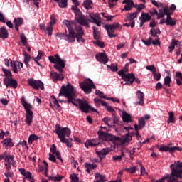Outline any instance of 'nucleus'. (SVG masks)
Returning <instances> with one entry per match:
<instances>
[{"label":"nucleus","instance_id":"nucleus-13","mask_svg":"<svg viewBox=\"0 0 182 182\" xmlns=\"http://www.w3.org/2000/svg\"><path fill=\"white\" fill-rule=\"evenodd\" d=\"M94 102H95V104L97 106V107H99V106H100V105H101L102 106H105L107 107V112H111V113H114V112H115L114 109H113V107H112V106L107 105V102H106L103 100H100L99 98H95Z\"/></svg>","mask_w":182,"mask_h":182},{"label":"nucleus","instance_id":"nucleus-42","mask_svg":"<svg viewBox=\"0 0 182 182\" xmlns=\"http://www.w3.org/2000/svg\"><path fill=\"white\" fill-rule=\"evenodd\" d=\"M171 147L168 146H164L161 145L159 148V151H169V153H171Z\"/></svg>","mask_w":182,"mask_h":182},{"label":"nucleus","instance_id":"nucleus-32","mask_svg":"<svg viewBox=\"0 0 182 182\" xmlns=\"http://www.w3.org/2000/svg\"><path fill=\"white\" fill-rule=\"evenodd\" d=\"M178 41L176 39H173L171 42V45L168 47L169 52L171 53L174 50L176 46H177Z\"/></svg>","mask_w":182,"mask_h":182},{"label":"nucleus","instance_id":"nucleus-60","mask_svg":"<svg viewBox=\"0 0 182 182\" xmlns=\"http://www.w3.org/2000/svg\"><path fill=\"white\" fill-rule=\"evenodd\" d=\"M151 2L152 4V5H154V6H156V8H161V6H163V4L162 3H157V1H156V0H151Z\"/></svg>","mask_w":182,"mask_h":182},{"label":"nucleus","instance_id":"nucleus-5","mask_svg":"<svg viewBox=\"0 0 182 182\" xmlns=\"http://www.w3.org/2000/svg\"><path fill=\"white\" fill-rule=\"evenodd\" d=\"M55 133L58 136L61 143H65L67 147H72V141L73 139H66V137H69L70 136L71 131L68 127H60L59 124L55 125V129L54 131Z\"/></svg>","mask_w":182,"mask_h":182},{"label":"nucleus","instance_id":"nucleus-58","mask_svg":"<svg viewBox=\"0 0 182 182\" xmlns=\"http://www.w3.org/2000/svg\"><path fill=\"white\" fill-rule=\"evenodd\" d=\"M149 34L153 36L154 38H159V36H158L157 31L154 28H152V29L150 30Z\"/></svg>","mask_w":182,"mask_h":182},{"label":"nucleus","instance_id":"nucleus-64","mask_svg":"<svg viewBox=\"0 0 182 182\" xmlns=\"http://www.w3.org/2000/svg\"><path fill=\"white\" fill-rule=\"evenodd\" d=\"M149 14H151V15H159V11H157V9L153 8L149 11Z\"/></svg>","mask_w":182,"mask_h":182},{"label":"nucleus","instance_id":"nucleus-52","mask_svg":"<svg viewBox=\"0 0 182 182\" xmlns=\"http://www.w3.org/2000/svg\"><path fill=\"white\" fill-rule=\"evenodd\" d=\"M134 8H136V9H137L138 11H143V9H144L145 6L143 5V4H134Z\"/></svg>","mask_w":182,"mask_h":182},{"label":"nucleus","instance_id":"nucleus-3","mask_svg":"<svg viewBox=\"0 0 182 182\" xmlns=\"http://www.w3.org/2000/svg\"><path fill=\"white\" fill-rule=\"evenodd\" d=\"M48 59L51 63H54L55 65H53L54 69H56L59 72L58 73L57 72H53L51 71L50 73V77L51 79H53V82L55 83H58V80H60L62 82L63 79H65V77H63V68H65L66 65V61L65 60L60 58V56L59 55L56 54L54 56L53 55H50L48 57Z\"/></svg>","mask_w":182,"mask_h":182},{"label":"nucleus","instance_id":"nucleus-51","mask_svg":"<svg viewBox=\"0 0 182 182\" xmlns=\"http://www.w3.org/2000/svg\"><path fill=\"white\" fill-rule=\"evenodd\" d=\"M146 69H147V70H150V72H152V73H156V72H157L156 67H154L153 65H147Z\"/></svg>","mask_w":182,"mask_h":182},{"label":"nucleus","instance_id":"nucleus-50","mask_svg":"<svg viewBox=\"0 0 182 182\" xmlns=\"http://www.w3.org/2000/svg\"><path fill=\"white\" fill-rule=\"evenodd\" d=\"M86 168H90V170H95L97 166L96 164H92L89 163H86L85 164Z\"/></svg>","mask_w":182,"mask_h":182},{"label":"nucleus","instance_id":"nucleus-12","mask_svg":"<svg viewBox=\"0 0 182 182\" xmlns=\"http://www.w3.org/2000/svg\"><path fill=\"white\" fill-rule=\"evenodd\" d=\"M90 18L91 20H87V22H91V23H95L97 26H102V20L100 18V14H90Z\"/></svg>","mask_w":182,"mask_h":182},{"label":"nucleus","instance_id":"nucleus-18","mask_svg":"<svg viewBox=\"0 0 182 182\" xmlns=\"http://www.w3.org/2000/svg\"><path fill=\"white\" fill-rule=\"evenodd\" d=\"M134 18H137L136 14L134 13L127 14V18L125 19V22L129 21L131 23V28H134V25H136V21H134Z\"/></svg>","mask_w":182,"mask_h":182},{"label":"nucleus","instance_id":"nucleus-30","mask_svg":"<svg viewBox=\"0 0 182 182\" xmlns=\"http://www.w3.org/2000/svg\"><path fill=\"white\" fill-rule=\"evenodd\" d=\"M89 140L91 147H96V146H99V144H100V141L99 140V139H92Z\"/></svg>","mask_w":182,"mask_h":182},{"label":"nucleus","instance_id":"nucleus-15","mask_svg":"<svg viewBox=\"0 0 182 182\" xmlns=\"http://www.w3.org/2000/svg\"><path fill=\"white\" fill-rule=\"evenodd\" d=\"M95 58L98 62L106 65L109 62V58H107V55L105 53H100L95 55Z\"/></svg>","mask_w":182,"mask_h":182},{"label":"nucleus","instance_id":"nucleus-55","mask_svg":"<svg viewBox=\"0 0 182 182\" xmlns=\"http://www.w3.org/2000/svg\"><path fill=\"white\" fill-rule=\"evenodd\" d=\"M125 171H129L131 173V174H134V173H136V171H137V167L134 166V167H131L129 168H126Z\"/></svg>","mask_w":182,"mask_h":182},{"label":"nucleus","instance_id":"nucleus-35","mask_svg":"<svg viewBox=\"0 0 182 182\" xmlns=\"http://www.w3.org/2000/svg\"><path fill=\"white\" fill-rule=\"evenodd\" d=\"M159 13H158L157 19H161V18H164V6H161L159 9Z\"/></svg>","mask_w":182,"mask_h":182},{"label":"nucleus","instance_id":"nucleus-24","mask_svg":"<svg viewBox=\"0 0 182 182\" xmlns=\"http://www.w3.org/2000/svg\"><path fill=\"white\" fill-rule=\"evenodd\" d=\"M19 171L22 176H24L26 178H28V180H33V178H32V173L29 171H26L25 168H21L19 169Z\"/></svg>","mask_w":182,"mask_h":182},{"label":"nucleus","instance_id":"nucleus-6","mask_svg":"<svg viewBox=\"0 0 182 182\" xmlns=\"http://www.w3.org/2000/svg\"><path fill=\"white\" fill-rule=\"evenodd\" d=\"M72 10L74 11L75 15V21L81 26H85V28H90L89 22H87V17L82 14L80 9L77 7H72Z\"/></svg>","mask_w":182,"mask_h":182},{"label":"nucleus","instance_id":"nucleus-54","mask_svg":"<svg viewBox=\"0 0 182 182\" xmlns=\"http://www.w3.org/2000/svg\"><path fill=\"white\" fill-rule=\"evenodd\" d=\"M20 38L23 45H26V43H28V41L26 39V36H25V34H21Z\"/></svg>","mask_w":182,"mask_h":182},{"label":"nucleus","instance_id":"nucleus-22","mask_svg":"<svg viewBox=\"0 0 182 182\" xmlns=\"http://www.w3.org/2000/svg\"><path fill=\"white\" fill-rule=\"evenodd\" d=\"M8 36H9V33H8V30L6 27L3 26L0 28V38L1 39H8Z\"/></svg>","mask_w":182,"mask_h":182},{"label":"nucleus","instance_id":"nucleus-31","mask_svg":"<svg viewBox=\"0 0 182 182\" xmlns=\"http://www.w3.org/2000/svg\"><path fill=\"white\" fill-rule=\"evenodd\" d=\"M63 178H65V176H59V175H57V176H54V177H52V176L49 177V180H51V181H54V182L62 181Z\"/></svg>","mask_w":182,"mask_h":182},{"label":"nucleus","instance_id":"nucleus-63","mask_svg":"<svg viewBox=\"0 0 182 182\" xmlns=\"http://www.w3.org/2000/svg\"><path fill=\"white\" fill-rule=\"evenodd\" d=\"M113 123L114 124H119V122H120V118L119 117H117L116 115L113 114Z\"/></svg>","mask_w":182,"mask_h":182},{"label":"nucleus","instance_id":"nucleus-47","mask_svg":"<svg viewBox=\"0 0 182 182\" xmlns=\"http://www.w3.org/2000/svg\"><path fill=\"white\" fill-rule=\"evenodd\" d=\"M95 95H97V96H99V97H100L101 99H107V97L106 95H104V93L102 92V91H100L99 90H96Z\"/></svg>","mask_w":182,"mask_h":182},{"label":"nucleus","instance_id":"nucleus-59","mask_svg":"<svg viewBox=\"0 0 182 182\" xmlns=\"http://www.w3.org/2000/svg\"><path fill=\"white\" fill-rule=\"evenodd\" d=\"M94 43L97 45V46H99V48H105V43L99 40H97L95 42H94Z\"/></svg>","mask_w":182,"mask_h":182},{"label":"nucleus","instance_id":"nucleus-1","mask_svg":"<svg viewBox=\"0 0 182 182\" xmlns=\"http://www.w3.org/2000/svg\"><path fill=\"white\" fill-rule=\"evenodd\" d=\"M59 96H65L67 97L68 100L63 101L60 100L59 102L60 103H72L74 106H79L80 110L82 112V113H90V105L86 100H76V94H75V88L70 84H68L66 87L63 85L61 87V90L59 93Z\"/></svg>","mask_w":182,"mask_h":182},{"label":"nucleus","instance_id":"nucleus-39","mask_svg":"<svg viewBox=\"0 0 182 182\" xmlns=\"http://www.w3.org/2000/svg\"><path fill=\"white\" fill-rule=\"evenodd\" d=\"M23 55H24V63L25 65H28L29 63V61L31 60V55L26 53V51L23 52Z\"/></svg>","mask_w":182,"mask_h":182},{"label":"nucleus","instance_id":"nucleus-62","mask_svg":"<svg viewBox=\"0 0 182 182\" xmlns=\"http://www.w3.org/2000/svg\"><path fill=\"white\" fill-rule=\"evenodd\" d=\"M152 45L154 46H160V38H156L155 40L152 41Z\"/></svg>","mask_w":182,"mask_h":182},{"label":"nucleus","instance_id":"nucleus-19","mask_svg":"<svg viewBox=\"0 0 182 182\" xmlns=\"http://www.w3.org/2000/svg\"><path fill=\"white\" fill-rule=\"evenodd\" d=\"M14 28L17 32H19V26L23 25V18L18 17L15 18L14 20Z\"/></svg>","mask_w":182,"mask_h":182},{"label":"nucleus","instance_id":"nucleus-10","mask_svg":"<svg viewBox=\"0 0 182 182\" xmlns=\"http://www.w3.org/2000/svg\"><path fill=\"white\" fill-rule=\"evenodd\" d=\"M123 77V80L125 82V85H129L130 86H132V85H133V83L134 82H136V83H138V85H139L140 83V80L139 78H136V75H134L133 73H129V75H124Z\"/></svg>","mask_w":182,"mask_h":182},{"label":"nucleus","instance_id":"nucleus-46","mask_svg":"<svg viewBox=\"0 0 182 182\" xmlns=\"http://www.w3.org/2000/svg\"><path fill=\"white\" fill-rule=\"evenodd\" d=\"M38 136L35 134H31L28 137V143H30V144H32V143H33L35 140H38Z\"/></svg>","mask_w":182,"mask_h":182},{"label":"nucleus","instance_id":"nucleus-53","mask_svg":"<svg viewBox=\"0 0 182 182\" xmlns=\"http://www.w3.org/2000/svg\"><path fill=\"white\" fill-rule=\"evenodd\" d=\"M102 122L105 123V124H107L108 127H112V125L109 124V122H112V119H110L109 117H105L102 119Z\"/></svg>","mask_w":182,"mask_h":182},{"label":"nucleus","instance_id":"nucleus-45","mask_svg":"<svg viewBox=\"0 0 182 182\" xmlns=\"http://www.w3.org/2000/svg\"><path fill=\"white\" fill-rule=\"evenodd\" d=\"M173 14V11L171 12L170 10L168 9V6H164V16L166 15L167 18H168V16H171V14Z\"/></svg>","mask_w":182,"mask_h":182},{"label":"nucleus","instance_id":"nucleus-21","mask_svg":"<svg viewBox=\"0 0 182 182\" xmlns=\"http://www.w3.org/2000/svg\"><path fill=\"white\" fill-rule=\"evenodd\" d=\"M146 126V121L143 119V118H139L138 119V125L136 124H134V128L136 132H139L140 129H143Z\"/></svg>","mask_w":182,"mask_h":182},{"label":"nucleus","instance_id":"nucleus-4","mask_svg":"<svg viewBox=\"0 0 182 182\" xmlns=\"http://www.w3.org/2000/svg\"><path fill=\"white\" fill-rule=\"evenodd\" d=\"M97 134L100 140H102V141H107V143L112 141L114 146H123V144H125V143H129L132 140V136H130V134L129 133L127 134V136L124 139L105 132L100 129L97 132Z\"/></svg>","mask_w":182,"mask_h":182},{"label":"nucleus","instance_id":"nucleus-57","mask_svg":"<svg viewBox=\"0 0 182 182\" xmlns=\"http://www.w3.org/2000/svg\"><path fill=\"white\" fill-rule=\"evenodd\" d=\"M153 75H154V80H155L156 82H159V80L161 79V74L154 73Z\"/></svg>","mask_w":182,"mask_h":182},{"label":"nucleus","instance_id":"nucleus-28","mask_svg":"<svg viewBox=\"0 0 182 182\" xmlns=\"http://www.w3.org/2000/svg\"><path fill=\"white\" fill-rule=\"evenodd\" d=\"M96 154L99 156L100 160H103V159H105V156L107 154V151L106 149H102L101 151H96Z\"/></svg>","mask_w":182,"mask_h":182},{"label":"nucleus","instance_id":"nucleus-16","mask_svg":"<svg viewBox=\"0 0 182 182\" xmlns=\"http://www.w3.org/2000/svg\"><path fill=\"white\" fill-rule=\"evenodd\" d=\"M56 23V20L55 19V16H50V21L49 22V25L46 28V31L48 32V35L51 36L53 32V26Z\"/></svg>","mask_w":182,"mask_h":182},{"label":"nucleus","instance_id":"nucleus-38","mask_svg":"<svg viewBox=\"0 0 182 182\" xmlns=\"http://www.w3.org/2000/svg\"><path fill=\"white\" fill-rule=\"evenodd\" d=\"M57 2L60 8H66L68 6V0H58Z\"/></svg>","mask_w":182,"mask_h":182},{"label":"nucleus","instance_id":"nucleus-34","mask_svg":"<svg viewBox=\"0 0 182 182\" xmlns=\"http://www.w3.org/2000/svg\"><path fill=\"white\" fill-rule=\"evenodd\" d=\"M92 30H93L94 39H95L96 41L99 40V36L100 35L99 33V30H97V28H96V26H92Z\"/></svg>","mask_w":182,"mask_h":182},{"label":"nucleus","instance_id":"nucleus-44","mask_svg":"<svg viewBox=\"0 0 182 182\" xmlns=\"http://www.w3.org/2000/svg\"><path fill=\"white\" fill-rule=\"evenodd\" d=\"M95 178L100 182H105V178H106V176L100 174V173H95Z\"/></svg>","mask_w":182,"mask_h":182},{"label":"nucleus","instance_id":"nucleus-49","mask_svg":"<svg viewBox=\"0 0 182 182\" xmlns=\"http://www.w3.org/2000/svg\"><path fill=\"white\" fill-rule=\"evenodd\" d=\"M5 161H6V163H7V164H11L12 163V161H14V155L6 156Z\"/></svg>","mask_w":182,"mask_h":182},{"label":"nucleus","instance_id":"nucleus-8","mask_svg":"<svg viewBox=\"0 0 182 182\" xmlns=\"http://www.w3.org/2000/svg\"><path fill=\"white\" fill-rule=\"evenodd\" d=\"M80 87L86 95H89L92 93V89H96V85H95L91 79L87 78L84 82L80 83Z\"/></svg>","mask_w":182,"mask_h":182},{"label":"nucleus","instance_id":"nucleus-14","mask_svg":"<svg viewBox=\"0 0 182 182\" xmlns=\"http://www.w3.org/2000/svg\"><path fill=\"white\" fill-rule=\"evenodd\" d=\"M4 83L6 87H13L16 89L18 87V81L12 78H4Z\"/></svg>","mask_w":182,"mask_h":182},{"label":"nucleus","instance_id":"nucleus-7","mask_svg":"<svg viewBox=\"0 0 182 182\" xmlns=\"http://www.w3.org/2000/svg\"><path fill=\"white\" fill-rule=\"evenodd\" d=\"M21 105H23L26 112V123H27L28 126H31L32 120H33V112L31 110V109H32V105L27 103L26 100H25V97H23L21 98Z\"/></svg>","mask_w":182,"mask_h":182},{"label":"nucleus","instance_id":"nucleus-11","mask_svg":"<svg viewBox=\"0 0 182 182\" xmlns=\"http://www.w3.org/2000/svg\"><path fill=\"white\" fill-rule=\"evenodd\" d=\"M28 83L29 86L33 87L36 90H39V88H41V90H43L45 89V87L43 86V82H42V81L39 80H35L33 78H29L28 80Z\"/></svg>","mask_w":182,"mask_h":182},{"label":"nucleus","instance_id":"nucleus-56","mask_svg":"<svg viewBox=\"0 0 182 182\" xmlns=\"http://www.w3.org/2000/svg\"><path fill=\"white\" fill-rule=\"evenodd\" d=\"M10 66L14 73H18V66L16 63H11Z\"/></svg>","mask_w":182,"mask_h":182},{"label":"nucleus","instance_id":"nucleus-36","mask_svg":"<svg viewBox=\"0 0 182 182\" xmlns=\"http://www.w3.org/2000/svg\"><path fill=\"white\" fill-rule=\"evenodd\" d=\"M92 4L91 0H85L84 1L82 5L85 9H90V8H92Z\"/></svg>","mask_w":182,"mask_h":182},{"label":"nucleus","instance_id":"nucleus-27","mask_svg":"<svg viewBox=\"0 0 182 182\" xmlns=\"http://www.w3.org/2000/svg\"><path fill=\"white\" fill-rule=\"evenodd\" d=\"M176 84L178 86H181L182 85V73L180 71H177L176 73Z\"/></svg>","mask_w":182,"mask_h":182},{"label":"nucleus","instance_id":"nucleus-9","mask_svg":"<svg viewBox=\"0 0 182 182\" xmlns=\"http://www.w3.org/2000/svg\"><path fill=\"white\" fill-rule=\"evenodd\" d=\"M105 29H106L109 38H116L117 35L113 33H114V31L116 29H122V25H120V23H114L113 24H106L105 26Z\"/></svg>","mask_w":182,"mask_h":182},{"label":"nucleus","instance_id":"nucleus-2","mask_svg":"<svg viewBox=\"0 0 182 182\" xmlns=\"http://www.w3.org/2000/svg\"><path fill=\"white\" fill-rule=\"evenodd\" d=\"M65 26L67 29L65 30V33H57V38L60 39H64L68 43H75V41L77 39V42H81L85 43V38H83V35H85V31H83V28L80 26H76L73 28V23L66 21Z\"/></svg>","mask_w":182,"mask_h":182},{"label":"nucleus","instance_id":"nucleus-29","mask_svg":"<svg viewBox=\"0 0 182 182\" xmlns=\"http://www.w3.org/2000/svg\"><path fill=\"white\" fill-rule=\"evenodd\" d=\"M1 143L6 147H14V143H12V139L10 138L4 139Z\"/></svg>","mask_w":182,"mask_h":182},{"label":"nucleus","instance_id":"nucleus-33","mask_svg":"<svg viewBox=\"0 0 182 182\" xmlns=\"http://www.w3.org/2000/svg\"><path fill=\"white\" fill-rule=\"evenodd\" d=\"M2 70L4 73V76H6V79H12V73L11 71H9V70L2 68Z\"/></svg>","mask_w":182,"mask_h":182},{"label":"nucleus","instance_id":"nucleus-41","mask_svg":"<svg viewBox=\"0 0 182 182\" xmlns=\"http://www.w3.org/2000/svg\"><path fill=\"white\" fill-rule=\"evenodd\" d=\"M107 69L112 70V72H117L119 70V68L117 67V64H112L111 65L107 66Z\"/></svg>","mask_w":182,"mask_h":182},{"label":"nucleus","instance_id":"nucleus-25","mask_svg":"<svg viewBox=\"0 0 182 182\" xmlns=\"http://www.w3.org/2000/svg\"><path fill=\"white\" fill-rule=\"evenodd\" d=\"M151 19V16L149 13H141L139 17V21H144V22H149Z\"/></svg>","mask_w":182,"mask_h":182},{"label":"nucleus","instance_id":"nucleus-61","mask_svg":"<svg viewBox=\"0 0 182 182\" xmlns=\"http://www.w3.org/2000/svg\"><path fill=\"white\" fill-rule=\"evenodd\" d=\"M176 150H178V151H182V149L178 146H171V154L174 153Z\"/></svg>","mask_w":182,"mask_h":182},{"label":"nucleus","instance_id":"nucleus-43","mask_svg":"<svg viewBox=\"0 0 182 182\" xmlns=\"http://www.w3.org/2000/svg\"><path fill=\"white\" fill-rule=\"evenodd\" d=\"M169 118L167 120V123H174V113L173 111H170L168 112Z\"/></svg>","mask_w":182,"mask_h":182},{"label":"nucleus","instance_id":"nucleus-23","mask_svg":"<svg viewBox=\"0 0 182 182\" xmlns=\"http://www.w3.org/2000/svg\"><path fill=\"white\" fill-rule=\"evenodd\" d=\"M122 118L124 123H132V115L127 114V112H126V111H124L122 112Z\"/></svg>","mask_w":182,"mask_h":182},{"label":"nucleus","instance_id":"nucleus-17","mask_svg":"<svg viewBox=\"0 0 182 182\" xmlns=\"http://www.w3.org/2000/svg\"><path fill=\"white\" fill-rule=\"evenodd\" d=\"M122 4H126L122 11H132V8H134V2L133 0H123Z\"/></svg>","mask_w":182,"mask_h":182},{"label":"nucleus","instance_id":"nucleus-20","mask_svg":"<svg viewBox=\"0 0 182 182\" xmlns=\"http://www.w3.org/2000/svg\"><path fill=\"white\" fill-rule=\"evenodd\" d=\"M136 96L138 97V102H136V105H140V106H143L144 105V93L143 92L139 90L136 92Z\"/></svg>","mask_w":182,"mask_h":182},{"label":"nucleus","instance_id":"nucleus-26","mask_svg":"<svg viewBox=\"0 0 182 182\" xmlns=\"http://www.w3.org/2000/svg\"><path fill=\"white\" fill-rule=\"evenodd\" d=\"M176 23H177V21L175 20H173V18H171V16L166 17V25L169 26H176Z\"/></svg>","mask_w":182,"mask_h":182},{"label":"nucleus","instance_id":"nucleus-48","mask_svg":"<svg viewBox=\"0 0 182 182\" xmlns=\"http://www.w3.org/2000/svg\"><path fill=\"white\" fill-rule=\"evenodd\" d=\"M142 42L146 45V46H150L153 42V38L149 37L146 41L142 39Z\"/></svg>","mask_w":182,"mask_h":182},{"label":"nucleus","instance_id":"nucleus-40","mask_svg":"<svg viewBox=\"0 0 182 182\" xmlns=\"http://www.w3.org/2000/svg\"><path fill=\"white\" fill-rule=\"evenodd\" d=\"M164 80L165 86L171 87V85H170V83H171V77L170 76H166Z\"/></svg>","mask_w":182,"mask_h":182},{"label":"nucleus","instance_id":"nucleus-37","mask_svg":"<svg viewBox=\"0 0 182 182\" xmlns=\"http://www.w3.org/2000/svg\"><path fill=\"white\" fill-rule=\"evenodd\" d=\"M127 72H129V68H124V69L120 70L118 72V75H119V76H122V79L123 80V76H124V75H129V73L127 74Z\"/></svg>","mask_w":182,"mask_h":182}]
</instances>
